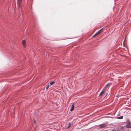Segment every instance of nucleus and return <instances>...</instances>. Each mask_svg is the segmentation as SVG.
<instances>
[{"label":"nucleus","mask_w":131,"mask_h":131,"mask_svg":"<svg viewBox=\"0 0 131 131\" xmlns=\"http://www.w3.org/2000/svg\"><path fill=\"white\" fill-rule=\"evenodd\" d=\"M111 84V83H108L107 84L104 88L103 90H104V91H105L106 90L109 88L110 85Z\"/></svg>","instance_id":"f257e3e1"},{"label":"nucleus","mask_w":131,"mask_h":131,"mask_svg":"<svg viewBox=\"0 0 131 131\" xmlns=\"http://www.w3.org/2000/svg\"><path fill=\"white\" fill-rule=\"evenodd\" d=\"M103 28L101 29L100 30L98 31L97 32H96L93 36V37H96L97 36L99 35L100 33L102 31Z\"/></svg>","instance_id":"f03ea898"},{"label":"nucleus","mask_w":131,"mask_h":131,"mask_svg":"<svg viewBox=\"0 0 131 131\" xmlns=\"http://www.w3.org/2000/svg\"><path fill=\"white\" fill-rule=\"evenodd\" d=\"M22 0H17V3L18 7V8H20L21 6V2Z\"/></svg>","instance_id":"7ed1b4c3"},{"label":"nucleus","mask_w":131,"mask_h":131,"mask_svg":"<svg viewBox=\"0 0 131 131\" xmlns=\"http://www.w3.org/2000/svg\"><path fill=\"white\" fill-rule=\"evenodd\" d=\"M107 126L106 124H101L99 126L100 128H104Z\"/></svg>","instance_id":"20e7f679"},{"label":"nucleus","mask_w":131,"mask_h":131,"mask_svg":"<svg viewBox=\"0 0 131 131\" xmlns=\"http://www.w3.org/2000/svg\"><path fill=\"white\" fill-rule=\"evenodd\" d=\"M131 123L130 122H128L126 126V128H131Z\"/></svg>","instance_id":"39448f33"},{"label":"nucleus","mask_w":131,"mask_h":131,"mask_svg":"<svg viewBox=\"0 0 131 131\" xmlns=\"http://www.w3.org/2000/svg\"><path fill=\"white\" fill-rule=\"evenodd\" d=\"M74 104L73 103L72 105V106H71V108L70 109L71 111H73L74 110Z\"/></svg>","instance_id":"423d86ee"},{"label":"nucleus","mask_w":131,"mask_h":131,"mask_svg":"<svg viewBox=\"0 0 131 131\" xmlns=\"http://www.w3.org/2000/svg\"><path fill=\"white\" fill-rule=\"evenodd\" d=\"M26 41L25 40H23L22 41V43L23 44V46L24 47H26Z\"/></svg>","instance_id":"0eeeda50"},{"label":"nucleus","mask_w":131,"mask_h":131,"mask_svg":"<svg viewBox=\"0 0 131 131\" xmlns=\"http://www.w3.org/2000/svg\"><path fill=\"white\" fill-rule=\"evenodd\" d=\"M105 92V91H104V90H103L101 92V93L99 94V96H102L104 92Z\"/></svg>","instance_id":"6e6552de"},{"label":"nucleus","mask_w":131,"mask_h":131,"mask_svg":"<svg viewBox=\"0 0 131 131\" xmlns=\"http://www.w3.org/2000/svg\"><path fill=\"white\" fill-rule=\"evenodd\" d=\"M55 83V82L54 81H52L50 83V86H51V85H53Z\"/></svg>","instance_id":"1a4fd4ad"},{"label":"nucleus","mask_w":131,"mask_h":131,"mask_svg":"<svg viewBox=\"0 0 131 131\" xmlns=\"http://www.w3.org/2000/svg\"><path fill=\"white\" fill-rule=\"evenodd\" d=\"M123 116H121L120 117H117V118L118 119H122L123 118Z\"/></svg>","instance_id":"9d476101"},{"label":"nucleus","mask_w":131,"mask_h":131,"mask_svg":"<svg viewBox=\"0 0 131 131\" xmlns=\"http://www.w3.org/2000/svg\"><path fill=\"white\" fill-rule=\"evenodd\" d=\"M49 86H50V85H49V84H48L47 85V87H46V89H48V88H49Z\"/></svg>","instance_id":"9b49d317"},{"label":"nucleus","mask_w":131,"mask_h":131,"mask_svg":"<svg viewBox=\"0 0 131 131\" xmlns=\"http://www.w3.org/2000/svg\"><path fill=\"white\" fill-rule=\"evenodd\" d=\"M34 121L35 123H36V121H35V120H34Z\"/></svg>","instance_id":"f8f14e48"},{"label":"nucleus","mask_w":131,"mask_h":131,"mask_svg":"<svg viewBox=\"0 0 131 131\" xmlns=\"http://www.w3.org/2000/svg\"><path fill=\"white\" fill-rule=\"evenodd\" d=\"M69 124H70V125H69V127H70V123H69Z\"/></svg>","instance_id":"ddd939ff"}]
</instances>
